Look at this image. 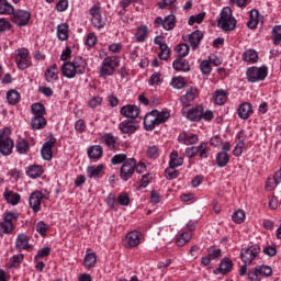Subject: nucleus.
Returning a JSON list of instances; mask_svg holds the SVG:
<instances>
[{"instance_id": "1", "label": "nucleus", "mask_w": 281, "mask_h": 281, "mask_svg": "<svg viewBox=\"0 0 281 281\" xmlns=\"http://www.w3.org/2000/svg\"><path fill=\"white\" fill-rule=\"evenodd\" d=\"M87 59L82 56H77L71 61H66L61 65V74L68 79L82 76L87 71Z\"/></svg>"}, {"instance_id": "2", "label": "nucleus", "mask_w": 281, "mask_h": 281, "mask_svg": "<svg viewBox=\"0 0 281 281\" xmlns=\"http://www.w3.org/2000/svg\"><path fill=\"white\" fill-rule=\"evenodd\" d=\"M170 120V111L164 109L162 111L153 110L144 117L145 131H155L160 124H166Z\"/></svg>"}, {"instance_id": "3", "label": "nucleus", "mask_w": 281, "mask_h": 281, "mask_svg": "<svg viewBox=\"0 0 281 281\" xmlns=\"http://www.w3.org/2000/svg\"><path fill=\"white\" fill-rule=\"evenodd\" d=\"M117 67H120V57L116 55L105 57L99 68L100 78L106 80V78L115 74Z\"/></svg>"}, {"instance_id": "4", "label": "nucleus", "mask_w": 281, "mask_h": 281, "mask_svg": "<svg viewBox=\"0 0 281 281\" xmlns=\"http://www.w3.org/2000/svg\"><path fill=\"white\" fill-rule=\"evenodd\" d=\"M236 18L232 16V9L228 7L223 8L217 20V25L223 32H234L236 30Z\"/></svg>"}, {"instance_id": "5", "label": "nucleus", "mask_w": 281, "mask_h": 281, "mask_svg": "<svg viewBox=\"0 0 281 281\" xmlns=\"http://www.w3.org/2000/svg\"><path fill=\"white\" fill-rule=\"evenodd\" d=\"M267 76H269V68L263 65L261 67L251 66L246 70V78L248 82H265L267 80Z\"/></svg>"}, {"instance_id": "6", "label": "nucleus", "mask_w": 281, "mask_h": 281, "mask_svg": "<svg viewBox=\"0 0 281 281\" xmlns=\"http://www.w3.org/2000/svg\"><path fill=\"white\" fill-rule=\"evenodd\" d=\"M11 131L10 127H4L0 130V153L4 157H9L12 155V150L14 149V140L10 137Z\"/></svg>"}, {"instance_id": "7", "label": "nucleus", "mask_w": 281, "mask_h": 281, "mask_svg": "<svg viewBox=\"0 0 281 281\" xmlns=\"http://www.w3.org/2000/svg\"><path fill=\"white\" fill-rule=\"evenodd\" d=\"M14 221H19V215L13 212H4L3 221L0 222V238H3V235H10L14 232Z\"/></svg>"}, {"instance_id": "8", "label": "nucleus", "mask_w": 281, "mask_h": 281, "mask_svg": "<svg viewBox=\"0 0 281 281\" xmlns=\"http://www.w3.org/2000/svg\"><path fill=\"white\" fill-rule=\"evenodd\" d=\"M260 254V245L255 244L240 250V259L244 265H251L256 257Z\"/></svg>"}, {"instance_id": "9", "label": "nucleus", "mask_w": 281, "mask_h": 281, "mask_svg": "<svg viewBox=\"0 0 281 281\" xmlns=\"http://www.w3.org/2000/svg\"><path fill=\"white\" fill-rule=\"evenodd\" d=\"M56 137L54 134L47 136V140L43 144L41 148V156L44 161H52L54 159V147L56 146Z\"/></svg>"}, {"instance_id": "10", "label": "nucleus", "mask_w": 281, "mask_h": 281, "mask_svg": "<svg viewBox=\"0 0 281 281\" xmlns=\"http://www.w3.org/2000/svg\"><path fill=\"white\" fill-rule=\"evenodd\" d=\"M15 63L18 68L22 71L30 68L32 65V59L30 58V50L27 48H19L15 50Z\"/></svg>"}, {"instance_id": "11", "label": "nucleus", "mask_w": 281, "mask_h": 281, "mask_svg": "<svg viewBox=\"0 0 281 281\" xmlns=\"http://www.w3.org/2000/svg\"><path fill=\"white\" fill-rule=\"evenodd\" d=\"M136 164L137 160L135 158H128L123 162L120 168V177L123 181H128V179L133 178V175H135Z\"/></svg>"}, {"instance_id": "12", "label": "nucleus", "mask_w": 281, "mask_h": 281, "mask_svg": "<svg viewBox=\"0 0 281 281\" xmlns=\"http://www.w3.org/2000/svg\"><path fill=\"white\" fill-rule=\"evenodd\" d=\"M43 199H45V194L42 191L35 190L29 196V205L34 214H38L43 209Z\"/></svg>"}, {"instance_id": "13", "label": "nucleus", "mask_w": 281, "mask_h": 281, "mask_svg": "<svg viewBox=\"0 0 281 281\" xmlns=\"http://www.w3.org/2000/svg\"><path fill=\"white\" fill-rule=\"evenodd\" d=\"M89 14H90V16H92L91 23H92L93 27H95L97 30H102L104 27V25H106V20L102 16V11H101L100 7L93 5L89 10Z\"/></svg>"}, {"instance_id": "14", "label": "nucleus", "mask_w": 281, "mask_h": 281, "mask_svg": "<svg viewBox=\"0 0 281 281\" xmlns=\"http://www.w3.org/2000/svg\"><path fill=\"white\" fill-rule=\"evenodd\" d=\"M12 16L15 25H19V27H25V25H27V23H30V20L32 19V13L27 10L14 9Z\"/></svg>"}, {"instance_id": "15", "label": "nucleus", "mask_w": 281, "mask_h": 281, "mask_svg": "<svg viewBox=\"0 0 281 281\" xmlns=\"http://www.w3.org/2000/svg\"><path fill=\"white\" fill-rule=\"evenodd\" d=\"M15 248L20 251H32V249H34V245L30 244V236L22 233L19 234L15 239Z\"/></svg>"}, {"instance_id": "16", "label": "nucleus", "mask_w": 281, "mask_h": 281, "mask_svg": "<svg viewBox=\"0 0 281 281\" xmlns=\"http://www.w3.org/2000/svg\"><path fill=\"white\" fill-rule=\"evenodd\" d=\"M142 245V233L137 231H132L126 234L125 237V247H130L133 249L135 247H139Z\"/></svg>"}, {"instance_id": "17", "label": "nucleus", "mask_w": 281, "mask_h": 281, "mask_svg": "<svg viewBox=\"0 0 281 281\" xmlns=\"http://www.w3.org/2000/svg\"><path fill=\"white\" fill-rule=\"evenodd\" d=\"M137 128H139V126L137 125L136 121L128 120V119L125 121H122L119 124V131H121L123 135H134V133L137 132Z\"/></svg>"}, {"instance_id": "18", "label": "nucleus", "mask_w": 281, "mask_h": 281, "mask_svg": "<svg viewBox=\"0 0 281 281\" xmlns=\"http://www.w3.org/2000/svg\"><path fill=\"white\" fill-rule=\"evenodd\" d=\"M178 142L184 146H194V144H199V135L184 131L179 134Z\"/></svg>"}, {"instance_id": "19", "label": "nucleus", "mask_w": 281, "mask_h": 281, "mask_svg": "<svg viewBox=\"0 0 281 281\" xmlns=\"http://www.w3.org/2000/svg\"><path fill=\"white\" fill-rule=\"evenodd\" d=\"M120 113L127 120L135 122V120L139 117V108L137 105L127 104L121 108Z\"/></svg>"}, {"instance_id": "20", "label": "nucleus", "mask_w": 281, "mask_h": 281, "mask_svg": "<svg viewBox=\"0 0 281 281\" xmlns=\"http://www.w3.org/2000/svg\"><path fill=\"white\" fill-rule=\"evenodd\" d=\"M99 142L101 144H104L109 150H117L120 144L117 143V137H115L113 134L108 133L99 137Z\"/></svg>"}, {"instance_id": "21", "label": "nucleus", "mask_w": 281, "mask_h": 281, "mask_svg": "<svg viewBox=\"0 0 281 281\" xmlns=\"http://www.w3.org/2000/svg\"><path fill=\"white\" fill-rule=\"evenodd\" d=\"M234 270V262L229 258H223L220 262V267L213 271L214 276H227V273H232Z\"/></svg>"}, {"instance_id": "22", "label": "nucleus", "mask_w": 281, "mask_h": 281, "mask_svg": "<svg viewBox=\"0 0 281 281\" xmlns=\"http://www.w3.org/2000/svg\"><path fill=\"white\" fill-rule=\"evenodd\" d=\"M175 22L176 18L172 14L167 15L165 19H162L161 16L155 19V25H161V27H164V30H166L167 32H170V30H175Z\"/></svg>"}, {"instance_id": "23", "label": "nucleus", "mask_w": 281, "mask_h": 281, "mask_svg": "<svg viewBox=\"0 0 281 281\" xmlns=\"http://www.w3.org/2000/svg\"><path fill=\"white\" fill-rule=\"evenodd\" d=\"M58 74H59L58 65L53 64L45 70L44 78H45L46 82H48L49 85H54L55 82H58V80H59Z\"/></svg>"}, {"instance_id": "24", "label": "nucleus", "mask_w": 281, "mask_h": 281, "mask_svg": "<svg viewBox=\"0 0 281 281\" xmlns=\"http://www.w3.org/2000/svg\"><path fill=\"white\" fill-rule=\"evenodd\" d=\"M196 98H199V89L191 87L187 90L186 94L180 98V102L183 106H188V104H190V102H194Z\"/></svg>"}, {"instance_id": "25", "label": "nucleus", "mask_w": 281, "mask_h": 281, "mask_svg": "<svg viewBox=\"0 0 281 281\" xmlns=\"http://www.w3.org/2000/svg\"><path fill=\"white\" fill-rule=\"evenodd\" d=\"M43 172H45V170L41 165H31L25 169V175L29 179H41Z\"/></svg>"}, {"instance_id": "26", "label": "nucleus", "mask_w": 281, "mask_h": 281, "mask_svg": "<svg viewBox=\"0 0 281 281\" xmlns=\"http://www.w3.org/2000/svg\"><path fill=\"white\" fill-rule=\"evenodd\" d=\"M150 34V30L144 24L137 26L136 32L134 34L136 43H146L148 41V36Z\"/></svg>"}, {"instance_id": "27", "label": "nucleus", "mask_w": 281, "mask_h": 281, "mask_svg": "<svg viewBox=\"0 0 281 281\" xmlns=\"http://www.w3.org/2000/svg\"><path fill=\"white\" fill-rule=\"evenodd\" d=\"M237 113L240 120H249V117L254 115V109L251 106V103L249 102L241 103L237 110Z\"/></svg>"}, {"instance_id": "28", "label": "nucleus", "mask_w": 281, "mask_h": 281, "mask_svg": "<svg viewBox=\"0 0 281 281\" xmlns=\"http://www.w3.org/2000/svg\"><path fill=\"white\" fill-rule=\"evenodd\" d=\"M228 98L229 92H227V90L218 89L213 93V102L217 104V106H223Z\"/></svg>"}, {"instance_id": "29", "label": "nucleus", "mask_w": 281, "mask_h": 281, "mask_svg": "<svg viewBox=\"0 0 281 281\" xmlns=\"http://www.w3.org/2000/svg\"><path fill=\"white\" fill-rule=\"evenodd\" d=\"M172 68L175 71H190V61L183 59V57H177L172 63Z\"/></svg>"}, {"instance_id": "30", "label": "nucleus", "mask_w": 281, "mask_h": 281, "mask_svg": "<svg viewBox=\"0 0 281 281\" xmlns=\"http://www.w3.org/2000/svg\"><path fill=\"white\" fill-rule=\"evenodd\" d=\"M98 265V256L94 252H89V249L86 252L83 258V267L87 271L93 269Z\"/></svg>"}, {"instance_id": "31", "label": "nucleus", "mask_w": 281, "mask_h": 281, "mask_svg": "<svg viewBox=\"0 0 281 281\" xmlns=\"http://www.w3.org/2000/svg\"><path fill=\"white\" fill-rule=\"evenodd\" d=\"M258 52L251 48L247 49L241 55V60H244V63H249L250 65H256V63H258Z\"/></svg>"}, {"instance_id": "32", "label": "nucleus", "mask_w": 281, "mask_h": 281, "mask_svg": "<svg viewBox=\"0 0 281 281\" xmlns=\"http://www.w3.org/2000/svg\"><path fill=\"white\" fill-rule=\"evenodd\" d=\"M89 159H102L104 149L100 145H92L87 150Z\"/></svg>"}, {"instance_id": "33", "label": "nucleus", "mask_w": 281, "mask_h": 281, "mask_svg": "<svg viewBox=\"0 0 281 281\" xmlns=\"http://www.w3.org/2000/svg\"><path fill=\"white\" fill-rule=\"evenodd\" d=\"M47 126V119L45 116H33L31 119V127L33 131H43Z\"/></svg>"}, {"instance_id": "34", "label": "nucleus", "mask_w": 281, "mask_h": 281, "mask_svg": "<svg viewBox=\"0 0 281 281\" xmlns=\"http://www.w3.org/2000/svg\"><path fill=\"white\" fill-rule=\"evenodd\" d=\"M102 170H104V165H93L87 168V175L89 179H101Z\"/></svg>"}, {"instance_id": "35", "label": "nucleus", "mask_w": 281, "mask_h": 281, "mask_svg": "<svg viewBox=\"0 0 281 281\" xmlns=\"http://www.w3.org/2000/svg\"><path fill=\"white\" fill-rule=\"evenodd\" d=\"M3 196L7 201V203H10L11 205H19L21 201V194L10 191L8 189L4 190Z\"/></svg>"}, {"instance_id": "36", "label": "nucleus", "mask_w": 281, "mask_h": 281, "mask_svg": "<svg viewBox=\"0 0 281 281\" xmlns=\"http://www.w3.org/2000/svg\"><path fill=\"white\" fill-rule=\"evenodd\" d=\"M31 113L33 114V117H45V115H47L45 105L41 102L31 105Z\"/></svg>"}, {"instance_id": "37", "label": "nucleus", "mask_w": 281, "mask_h": 281, "mask_svg": "<svg viewBox=\"0 0 281 281\" xmlns=\"http://www.w3.org/2000/svg\"><path fill=\"white\" fill-rule=\"evenodd\" d=\"M231 156L225 151H218L215 155V164L217 168H225L229 164Z\"/></svg>"}, {"instance_id": "38", "label": "nucleus", "mask_w": 281, "mask_h": 281, "mask_svg": "<svg viewBox=\"0 0 281 281\" xmlns=\"http://www.w3.org/2000/svg\"><path fill=\"white\" fill-rule=\"evenodd\" d=\"M254 276L255 278H259V276H265V278H269L270 276H273V269L269 266H256L254 269Z\"/></svg>"}, {"instance_id": "39", "label": "nucleus", "mask_w": 281, "mask_h": 281, "mask_svg": "<svg viewBox=\"0 0 281 281\" xmlns=\"http://www.w3.org/2000/svg\"><path fill=\"white\" fill-rule=\"evenodd\" d=\"M15 150L19 155H27L30 153V143L25 138H19L15 144Z\"/></svg>"}, {"instance_id": "40", "label": "nucleus", "mask_w": 281, "mask_h": 281, "mask_svg": "<svg viewBox=\"0 0 281 281\" xmlns=\"http://www.w3.org/2000/svg\"><path fill=\"white\" fill-rule=\"evenodd\" d=\"M57 38L58 41H68L69 40V24L61 23L57 25Z\"/></svg>"}, {"instance_id": "41", "label": "nucleus", "mask_w": 281, "mask_h": 281, "mask_svg": "<svg viewBox=\"0 0 281 281\" xmlns=\"http://www.w3.org/2000/svg\"><path fill=\"white\" fill-rule=\"evenodd\" d=\"M201 41H203V32L201 31H194L189 35V43L194 49L201 45Z\"/></svg>"}, {"instance_id": "42", "label": "nucleus", "mask_w": 281, "mask_h": 281, "mask_svg": "<svg viewBox=\"0 0 281 281\" xmlns=\"http://www.w3.org/2000/svg\"><path fill=\"white\" fill-rule=\"evenodd\" d=\"M0 14L4 16L14 14V5H12L8 0H0Z\"/></svg>"}, {"instance_id": "43", "label": "nucleus", "mask_w": 281, "mask_h": 281, "mask_svg": "<svg viewBox=\"0 0 281 281\" xmlns=\"http://www.w3.org/2000/svg\"><path fill=\"white\" fill-rule=\"evenodd\" d=\"M161 155V149L157 145H149L146 149V157L147 159H151L155 161V159H159V156Z\"/></svg>"}, {"instance_id": "44", "label": "nucleus", "mask_w": 281, "mask_h": 281, "mask_svg": "<svg viewBox=\"0 0 281 281\" xmlns=\"http://www.w3.org/2000/svg\"><path fill=\"white\" fill-rule=\"evenodd\" d=\"M169 157V166L173 168H179L180 166H183V157L179 156V151L172 150Z\"/></svg>"}, {"instance_id": "45", "label": "nucleus", "mask_w": 281, "mask_h": 281, "mask_svg": "<svg viewBox=\"0 0 281 281\" xmlns=\"http://www.w3.org/2000/svg\"><path fill=\"white\" fill-rule=\"evenodd\" d=\"M20 101L21 93H19V91L11 89L7 92V102H9V104L14 106L15 104H19Z\"/></svg>"}, {"instance_id": "46", "label": "nucleus", "mask_w": 281, "mask_h": 281, "mask_svg": "<svg viewBox=\"0 0 281 281\" xmlns=\"http://www.w3.org/2000/svg\"><path fill=\"white\" fill-rule=\"evenodd\" d=\"M198 155L200 159H207L210 157V145L207 142H202L198 146Z\"/></svg>"}, {"instance_id": "47", "label": "nucleus", "mask_w": 281, "mask_h": 281, "mask_svg": "<svg viewBox=\"0 0 281 281\" xmlns=\"http://www.w3.org/2000/svg\"><path fill=\"white\" fill-rule=\"evenodd\" d=\"M189 240H192V233L184 232L177 237L176 244L178 245V247H183L184 245H188Z\"/></svg>"}, {"instance_id": "48", "label": "nucleus", "mask_w": 281, "mask_h": 281, "mask_svg": "<svg viewBox=\"0 0 281 281\" xmlns=\"http://www.w3.org/2000/svg\"><path fill=\"white\" fill-rule=\"evenodd\" d=\"M201 112H202V110L199 108L191 109L188 111L187 117L191 122H201Z\"/></svg>"}, {"instance_id": "49", "label": "nucleus", "mask_w": 281, "mask_h": 281, "mask_svg": "<svg viewBox=\"0 0 281 281\" xmlns=\"http://www.w3.org/2000/svg\"><path fill=\"white\" fill-rule=\"evenodd\" d=\"M49 226H47V224H45V222L43 221L37 222V224L35 225V232H37L40 236H43V238L47 236Z\"/></svg>"}, {"instance_id": "50", "label": "nucleus", "mask_w": 281, "mask_h": 281, "mask_svg": "<svg viewBox=\"0 0 281 281\" xmlns=\"http://www.w3.org/2000/svg\"><path fill=\"white\" fill-rule=\"evenodd\" d=\"M160 53L158 55V58H160V60H168L172 54V50L170 49V47H168V44L162 45L161 47H159Z\"/></svg>"}, {"instance_id": "51", "label": "nucleus", "mask_w": 281, "mask_h": 281, "mask_svg": "<svg viewBox=\"0 0 281 281\" xmlns=\"http://www.w3.org/2000/svg\"><path fill=\"white\" fill-rule=\"evenodd\" d=\"M25 258V256L23 254L20 255H14L9 263V268L12 269V267L14 269L21 267V263L23 262V259Z\"/></svg>"}, {"instance_id": "52", "label": "nucleus", "mask_w": 281, "mask_h": 281, "mask_svg": "<svg viewBox=\"0 0 281 281\" xmlns=\"http://www.w3.org/2000/svg\"><path fill=\"white\" fill-rule=\"evenodd\" d=\"M177 167H172L169 165V167L165 170V177L169 181H172L173 179H177L179 177V170L176 169Z\"/></svg>"}, {"instance_id": "53", "label": "nucleus", "mask_w": 281, "mask_h": 281, "mask_svg": "<svg viewBox=\"0 0 281 281\" xmlns=\"http://www.w3.org/2000/svg\"><path fill=\"white\" fill-rule=\"evenodd\" d=\"M85 45L88 49H92V47L98 45V36H95V33H88Z\"/></svg>"}, {"instance_id": "54", "label": "nucleus", "mask_w": 281, "mask_h": 281, "mask_svg": "<svg viewBox=\"0 0 281 281\" xmlns=\"http://www.w3.org/2000/svg\"><path fill=\"white\" fill-rule=\"evenodd\" d=\"M150 181H153V173L147 172L143 175L138 190H144L145 188H148V186H150Z\"/></svg>"}, {"instance_id": "55", "label": "nucleus", "mask_w": 281, "mask_h": 281, "mask_svg": "<svg viewBox=\"0 0 281 281\" xmlns=\"http://www.w3.org/2000/svg\"><path fill=\"white\" fill-rule=\"evenodd\" d=\"M200 70L204 76H210L212 74V64L210 60L204 59L200 64Z\"/></svg>"}, {"instance_id": "56", "label": "nucleus", "mask_w": 281, "mask_h": 281, "mask_svg": "<svg viewBox=\"0 0 281 281\" xmlns=\"http://www.w3.org/2000/svg\"><path fill=\"white\" fill-rule=\"evenodd\" d=\"M177 58H186L190 54V46L187 44H180L177 46Z\"/></svg>"}, {"instance_id": "57", "label": "nucleus", "mask_w": 281, "mask_h": 281, "mask_svg": "<svg viewBox=\"0 0 281 281\" xmlns=\"http://www.w3.org/2000/svg\"><path fill=\"white\" fill-rule=\"evenodd\" d=\"M272 41L276 45H280V43H281V25L273 26Z\"/></svg>"}, {"instance_id": "58", "label": "nucleus", "mask_w": 281, "mask_h": 281, "mask_svg": "<svg viewBox=\"0 0 281 281\" xmlns=\"http://www.w3.org/2000/svg\"><path fill=\"white\" fill-rule=\"evenodd\" d=\"M232 220L234 223H237V225H240V223L245 222V211L238 210L233 213Z\"/></svg>"}, {"instance_id": "59", "label": "nucleus", "mask_w": 281, "mask_h": 281, "mask_svg": "<svg viewBox=\"0 0 281 281\" xmlns=\"http://www.w3.org/2000/svg\"><path fill=\"white\" fill-rule=\"evenodd\" d=\"M127 160L126 154H116L111 158V164L112 166H119V164H124Z\"/></svg>"}, {"instance_id": "60", "label": "nucleus", "mask_w": 281, "mask_h": 281, "mask_svg": "<svg viewBox=\"0 0 281 281\" xmlns=\"http://www.w3.org/2000/svg\"><path fill=\"white\" fill-rule=\"evenodd\" d=\"M52 254L50 247H44L37 251V255L34 257V262H38V258H47Z\"/></svg>"}, {"instance_id": "61", "label": "nucleus", "mask_w": 281, "mask_h": 281, "mask_svg": "<svg viewBox=\"0 0 281 281\" xmlns=\"http://www.w3.org/2000/svg\"><path fill=\"white\" fill-rule=\"evenodd\" d=\"M171 87H173V89H183L186 87V79H183L182 77L172 78Z\"/></svg>"}, {"instance_id": "62", "label": "nucleus", "mask_w": 281, "mask_h": 281, "mask_svg": "<svg viewBox=\"0 0 281 281\" xmlns=\"http://www.w3.org/2000/svg\"><path fill=\"white\" fill-rule=\"evenodd\" d=\"M119 205H123L124 207L128 206L131 203V198L128 196V193H121L117 198Z\"/></svg>"}, {"instance_id": "63", "label": "nucleus", "mask_w": 281, "mask_h": 281, "mask_svg": "<svg viewBox=\"0 0 281 281\" xmlns=\"http://www.w3.org/2000/svg\"><path fill=\"white\" fill-rule=\"evenodd\" d=\"M69 8V0H58L55 10L58 12H67Z\"/></svg>"}, {"instance_id": "64", "label": "nucleus", "mask_w": 281, "mask_h": 281, "mask_svg": "<svg viewBox=\"0 0 281 281\" xmlns=\"http://www.w3.org/2000/svg\"><path fill=\"white\" fill-rule=\"evenodd\" d=\"M88 104L90 109H98V106L102 105V98L100 95L92 97L89 101Z\"/></svg>"}]
</instances>
